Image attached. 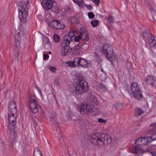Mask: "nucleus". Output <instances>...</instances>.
Masks as SVG:
<instances>
[{
	"mask_svg": "<svg viewBox=\"0 0 156 156\" xmlns=\"http://www.w3.org/2000/svg\"><path fill=\"white\" fill-rule=\"evenodd\" d=\"M8 114L9 124L7 129L10 132L13 130L16 124L18 110L16 103L14 101L10 102L8 108Z\"/></svg>",
	"mask_w": 156,
	"mask_h": 156,
	"instance_id": "nucleus-1",
	"label": "nucleus"
},
{
	"mask_svg": "<svg viewBox=\"0 0 156 156\" xmlns=\"http://www.w3.org/2000/svg\"><path fill=\"white\" fill-rule=\"evenodd\" d=\"M91 142L94 144L99 146L108 145L112 142L111 137L109 135L99 133L92 134Z\"/></svg>",
	"mask_w": 156,
	"mask_h": 156,
	"instance_id": "nucleus-2",
	"label": "nucleus"
},
{
	"mask_svg": "<svg viewBox=\"0 0 156 156\" xmlns=\"http://www.w3.org/2000/svg\"><path fill=\"white\" fill-rule=\"evenodd\" d=\"M88 88L87 83L83 80L80 81L76 86L75 89L72 90L69 89V91L71 94H80L87 91Z\"/></svg>",
	"mask_w": 156,
	"mask_h": 156,
	"instance_id": "nucleus-3",
	"label": "nucleus"
},
{
	"mask_svg": "<svg viewBox=\"0 0 156 156\" xmlns=\"http://www.w3.org/2000/svg\"><path fill=\"white\" fill-rule=\"evenodd\" d=\"M101 51L105 55L107 58L110 62L116 60V55L112 46L110 44H107L104 45Z\"/></svg>",
	"mask_w": 156,
	"mask_h": 156,
	"instance_id": "nucleus-4",
	"label": "nucleus"
},
{
	"mask_svg": "<svg viewBox=\"0 0 156 156\" xmlns=\"http://www.w3.org/2000/svg\"><path fill=\"white\" fill-rule=\"evenodd\" d=\"M25 2L21 3L18 6L19 17L21 22H25L27 21L28 16V9Z\"/></svg>",
	"mask_w": 156,
	"mask_h": 156,
	"instance_id": "nucleus-5",
	"label": "nucleus"
},
{
	"mask_svg": "<svg viewBox=\"0 0 156 156\" xmlns=\"http://www.w3.org/2000/svg\"><path fill=\"white\" fill-rule=\"evenodd\" d=\"M130 90L132 94L137 100H140L143 97V95L138 85L136 83L133 82L130 87Z\"/></svg>",
	"mask_w": 156,
	"mask_h": 156,
	"instance_id": "nucleus-6",
	"label": "nucleus"
},
{
	"mask_svg": "<svg viewBox=\"0 0 156 156\" xmlns=\"http://www.w3.org/2000/svg\"><path fill=\"white\" fill-rule=\"evenodd\" d=\"M49 26L55 29L60 30L65 28L64 24L58 20H54L49 24Z\"/></svg>",
	"mask_w": 156,
	"mask_h": 156,
	"instance_id": "nucleus-7",
	"label": "nucleus"
},
{
	"mask_svg": "<svg viewBox=\"0 0 156 156\" xmlns=\"http://www.w3.org/2000/svg\"><path fill=\"white\" fill-rule=\"evenodd\" d=\"M78 110L81 114L88 113L92 111V108L89 105H83L78 108Z\"/></svg>",
	"mask_w": 156,
	"mask_h": 156,
	"instance_id": "nucleus-8",
	"label": "nucleus"
},
{
	"mask_svg": "<svg viewBox=\"0 0 156 156\" xmlns=\"http://www.w3.org/2000/svg\"><path fill=\"white\" fill-rule=\"evenodd\" d=\"M79 33L81 39L85 41L89 40L88 33L84 28H81L79 30Z\"/></svg>",
	"mask_w": 156,
	"mask_h": 156,
	"instance_id": "nucleus-9",
	"label": "nucleus"
},
{
	"mask_svg": "<svg viewBox=\"0 0 156 156\" xmlns=\"http://www.w3.org/2000/svg\"><path fill=\"white\" fill-rule=\"evenodd\" d=\"M41 4L45 9H49L52 7L53 2L51 0H43Z\"/></svg>",
	"mask_w": 156,
	"mask_h": 156,
	"instance_id": "nucleus-10",
	"label": "nucleus"
},
{
	"mask_svg": "<svg viewBox=\"0 0 156 156\" xmlns=\"http://www.w3.org/2000/svg\"><path fill=\"white\" fill-rule=\"evenodd\" d=\"M30 107L32 112L34 113L37 112L41 109V107L38 102L30 104Z\"/></svg>",
	"mask_w": 156,
	"mask_h": 156,
	"instance_id": "nucleus-11",
	"label": "nucleus"
},
{
	"mask_svg": "<svg viewBox=\"0 0 156 156\" xmlns=\"http://www.w3.org/2000/svg\"><path fill=\"white\" fill-rule=\"evenodd\" d=\"M76 34V32L74 31H70L68 35H66L64 38V40L67 42L68 44H70L72 40V38Z\"/></svg>",
	"mask_w": 156,
	"mask_h": 156,
	"instance_id": "nucleus-12",
	"label": "nucleus"
},
{
	"mask_svg": "<svg viewBox=\"0 0 156 156\" xmlns=\"http://www.w3.org/2000/svg\"><path fill=\"white\" fill-rule=\"evenodd\" d=\"M146 42L149 43L151 47H154V48H156V40L152 35H150V37Z\"/></svg>",
	"mask_w": 156,
	"mask_h": 156,
	"instance_id": "nucleus-13",
	"label": "nucleus"
},
{
	"mask_svg": "<svg viewBox=\"0 0 156 156\" xmlns=\"http://www.w3.org/2000/svg\"><path fill=\"white\" fill-rule=\"evenodd\" d=\"M146 83L148 84L154 86L155 84V80L151 75L147 76L146 78Z\"/></svg>",
	"mask_w": 156,
	"mask_h": 156,
	"instance_id": "nucleus-14",
	"label": "nucleus"
},
{
	"mask_svg": "<svg viewBox=\"0 0 156 156\" xmlns=\"http://www.w3.org/2000/svg\"><path fill=\"white\" fill-rule=\"evenodd\" d=\"M72 51L71 48L69 46H66L62 48V54L63 56L67 55Z\"/></svg>",
	"mask_w": 156,
	"mask_h": 156,
	"instance_id": "nucleus-15",
	"label": "nucleus"
},
{
	"mask_svg": "<svg viewBox=\"0 0 156 156\" xmlns=\"http://www.w3.org/2000/svg\"><path fill=\"white\" fill-rule=\"evenodd\" d=\"M132 151L133 153L139 155L142 153L143 151L140 147L138 146H135L133 147Z\"/></svg>",
	"mask_w": 156,
	"mask_h": 156,
	"instance_id": "nucleus-16",
	"label": "nucleus"
},
{
	"mask_svg": "<svg viewBox=\"0 0 156 156\" xmlns=\"http://www.w3.org/2000/svg\"><path fill=\"white\" fill-rule=\"evenodd\" d=\"M43 43L45 48L48 49L51 48V44L48 38H44L43 40Z\"/></svg>",
	"mask_w": 156,
	"mask_h": 156,
	"instance_id": "nucleus-17",
	"label": "nucleus"
},
{
	"mask_svg": "<svg viewBox=\"0 0 156 156\" xmlns=\"http://www.w3.org/2000/svg\"><path fill=\"white\" fill-rule=\"evenodd\" d=\"M144 137H140L138 138L135 141V144L137 145H145Z\"/></svg>",
	"mask_w": 156,
	"mask_h": 156,
	"instance_id": "nucleus-18",
	"label": "nucleus"
},
{
	"mask_svg": "<svg viewBox=\"0 0 156 156\" xmlns=\"http://www.w3.org/2000/svg\"><path fill=\"white\" fill-rule=\"evenodd\" d=\"M135 112L134 115L136 116H139L144 113V112L139 107H136L135 109Z\"/></svg>",
	"mask_w": 156,
	"mask_h": 156,
	"instance_id": "nucleus-19",
	"label": "nucleus"
},
{
	"mask_svg": "<svg viewBox=\"0 0 156 156\" xmlns=\"http://www.w3.org/2000/svg\"><path fill=\"white\" fill-rule=\"evenodd\" d=\"M144 139H145V145H147L151 142L155 140L152 138V134L151 135V136L150 137L145 136L144 137Z\"/></svg>",
	"mask_w": 156,
	"mask_h": 156,
	"instance_id": "nucleus-20",
	"label": "nucleus"
},
{
	"mask_svg": "<svg viewBox=\"0 0 156 156\" xmlns=\"http://www.w3.org/2000/svg\"><path fill=\"white\" fill-rule=\"evenodd\" d=\"M34 156H42V154L41 151L38 147H37L35 149L34 152Z\"/></svg>",
	"mask_w": 156,
	"mask_h": 156,
	"instance_id": "nucleus-21",
	"label": "nucleus"
},
{
	"mask_svg": "<svg viewBox=\"0 0 156 156\" xmlns=\"http://www.w3.org/2000/svg\"><path fill=\"white\" fill-rule=\"evenodd\" d=\"M20 34L19 32H18L17 33H16V34L15 35V41L17 43H18V44H19L20 41L21 40V37L20 36Z\"/></svg>",
	"mask_w": 156,
	"mask_h": 156,
	"instance_id": "nucleus-22",
	"label": "nucleus"
},
{
	"mask_svg": "<svg viewBox=\"0 0 156 156\" xmlns=\"http://www.w3.org/2000/svg\"><path fill=\"white\" fill-rule=\"evenodd\" d=\"M80 63L79 66H86L87 64V61L85 59L81 58L80 60Z\"/></svg>",
	"mask_w": 156,
	"mask_h": 156,
	"instance_id": "nucleus-23",
	"label": "nucleus"
},
{
	"mask_svg": "<svg viewBox=\"0 0 156 156\" xmlns=\"http://www.w3.org/2000/svg\"><path fill=\"white\" fill-rule=\"evenodd\" d=\"M142 35L143 38L146 41L148 40V39L150 37V35H151L150 34L146 32H143Z\"/></svg>",
	"mask_w": 156,
	"mask_h": 156,
	"instance_id": "nucleus-24",
	"label": "nucleus"
},
{
	"mask_svg": "<svg viewBox=\"0 0 156 156\" xmlns=\"http://www.w3.org/2000/svg\"><path fill=\"white\" fill-rule=\"evenodd\" d=\"M80 59L81 58H74V61H73L74 66H79Z\"/></svg>",
	"mask_w": 156,
	"mask_h": 156,
	"instance_id": "nucleus-25",
	"label": "nucleus"
},
{
	"mask_svg": "<svg viewBox=\"0 0 156 156\" xmlns=\"http://www.w3.org/2000/svg\"><path fill=\"white\" fill-rule=\"evenodd\" d=\"M74 2L77 4L79 6L83 5V0H73Z\"/></svg>",
	"mask_w": 156,
	"mask_h": 156,
	"instance_id": "nucleus-26",
	"label": "nucleus"
},
{
	"mask_svg": "<svg viewBox=\"0 0 156 156\" xmlns=\"http://www.w3.org/2000/svg\"><path fill=\"white\" fill-rule=\"evenodd\" d=\"M38 102L37 101L36 98L34 95H31L30 96V103H36Z\"/></svg>",
	"mask_w": 156,
	"mask_h": 156,
	"instance_id": "nucleus-27",
	"label": "nucleus"
},
{
	"mask_svg": "<svg viewBox=\"0 0 156 156\" xmlns=\"http://www.w3.org/2000/svg\"><path fill=\"white\" fill-rule=\"evenodd\" d=\"M91 24L94 27L98 26L99 24V21L97 20H94L91 22Z\"/></svg>",
	"mask_w": 156,
	"mask_h": 156,
	"instance_id": "nucleus-28",
	"label": "nucleus"
},
{
	"mask_svg": "<svg viewBox=\"0 0 156 156\" xmlns=\"http://www.w3.org/2000/svg\"><path fill=\"white\" fill-rule=\"evenodd\" d=\"M115 20L113 17L111 16H109L108 19L107 21V23L110 24L111 23H113L114 22Z\"/></svg>",
	"mask_w": 156,
	"mask_h": 156,
	"instance_id": "nucleus-29",
	"label": "nucleus"
},
{
	"mask_svg": "<svg viewBox=\"0 0 156 156\" xmlns=\"http://www.w3.org/2000/svg\"><path fill=\"white\" fill-rule=\"evenodd\" d=\"M56 119L57 118H56L55 116L54 115H52L51 116L50 121L51 122L55 123V122H56Z\"/></svg>",
	"mask_w": 156,
	"mask_h": 156,
	"instance_id": "nucleus-30",
	"label": "nucleus"
},
{
	"mask_svg": "<svg viewBox=\"0 0 156 156\" xmlns=\"http://www.w3.org/2000/svg\"><path fill=\"white\" fill-rule=\"evenodd\" d=\"M146 6L150 8H151L152 7V4L151 2L149 0H144Z\"/></svg>",
	"mask_w": 156,
	"mask_h": 156,
	"instance_id": "nucleus-31",
	"label": "nucleus"
},
{
	"mask_svg": "<svg viewBox=\"0 0 156 156\" xmlns=\"http://www.w3.org/2000/svg\"><path fill=\"white\" fill-rule=\"evenodd\" d=\"M69 44H68L67 42H66V41L63 40L61 44V46L62 47V48H64V47H65L69 46L68 45Z\"/></svg>",
	"mask_w": 156,
	"mask_h": 156,
	"instance_id": "nucleus-32",
	"label": "nucleus"
},
{
	"mask_svg": "<svg viewBox=\"0 0 156 156\" xmlns=\"http://www.w3.org/2000/svg\"><path fill=\"white\" fill-rule=\"evenodd\" d=\"M52 10L55 13H58L59 12V9L58 7L57 6H54L52 8Z\"/></svg>",
	"mask_w": 156,
	"mask_h": 156,
	"instance_id": "nucleus-33",
	"label": "nucleus"
},
{
	"mask_svg": "<svg viewBox=\"0 0 156 156\" xmlns=\"http://www.w3.org/2000/svg\"><path fill=\"white\" fill-rule=\"evenodd\" d=\"M53 38L55 41L56 42H57L59 40V36L57 34H55L53 36Z\"/></svg>",
	"mask_w": 156,
	"mask_h": 156,
	"instance_id": "nucleus-34",
	"label": "nucleus"
},
{
	"mask_svg": "<svg viewBox=\"0 0 156 156\" xmlns=\"http://www.w3.org/2000/svg\"><path fill=\"white\" fill-rule=\"evenodd\" d=\"M96 5L98 6L100 2V0H91Z\"/></svg>",
	"mask_w": 156,
	"mask_h": 156,
	"instance_id": "nucleus-35",
	"label": "nucleus"
},
{
	"mask_svg": "<svg viewBox=\"0 0 156 156\" xmlns=\"http://www.w3.org/2000/svg\"><path fill=\"white\" fill-rule=\"evenodd\" d=\"M81 37L80 34L75 37L74 40L76 42H78L79 40L81 39Z\"/></svg>",
	"mask_w": 156,
	"mask_h": 156,
	"instance_id": "nucleus-36",
	"label": "nucleus"
},
{
	"mask_svg": "<svg viewBox=\"0 0 156 156\" xmlns=\"http://www.w3.org/2000/svg\"><path fill=\"white\" fill-rule=\"evenodd\" d=\"M88 16L90 19H92L94 17V14L92 12H90L88 13Z\"/></svg>",
	"mask_w": 156,
	"mask_h": 156,
	"instance_id": "nucleus-37",
	"label": "nucleus"
},
{
	"mask_svg": "<svg viewBox=\"0 0 156 156\" xmlns=\"http://www.w3.org/2000/svg\"><path fill=\"white\" fill-rule=\"evenodd\" d=\"M98 121L99 123H105L107 121L102 118H99L98 119Z\"/></svg>",
	"mask_w": 156,
	"mask_h": 156,
	"instance_id": "nucleus-38",
	"label": "nucleus"
},
{
	"mask_svg": "<svg viewBox=\"0 0 156 156\" xmlns=\"http://www.w3.org/2000/svg\"><path fill=\"white\" fill-rule=\"evenodd\" d=\"M66 64H67L68 65L69 67H71L73 66H74V63H73V61L67 62H66Z\"/></svg>",
	"mask_w": 156,
	"mask_h": 156,
	"instance_id": "nucleus-39",
	"label": "nucleus"
},
{
	"mask_svg": "<svg viewBox=\"0 0 156 156\" xmlns=\"http://www.w3.org/2000/svg\"><path fill=\"white\" fill-rule=\"evenodd\" d=\"M51 71L52 72H55L56 70V69L54 67H51L49 68Z\"/></svg>",
	"mask_w": 156,
	"mask_h": 156,
	"instance_id": "nucleus-40",
	"label": "nucleus"
},
{
	"mask_svg": "<svg viewBox=\"0 0 156 156\" xmlns=\"http://www.w3.org/2000/svg\"><path fill=\"white\" fill-rule=\"evenodd\" d=\"M71 22L72 23H77V22H75V21H77V19L76 17H73L71 19Z\"/></svg>",
	"mask_w": 156,
	"mask_h": 156,
	"instance_id": "nucleus-41",
	"label": "nucleus"
},
{
	"mask_svg": "<svg viewBox=\"0 0 156 156\" xmlns=\"http://www.w3.org/2000/svg\"><path fill=\"white\" fill-rule=\"evenodd\" d=\"M49 56L47 54H44L43 55V59L44 60H47L48 59Z\"/></svg>",
	"mask_w": 156,
	"mask_h": 156,
	"instance_id": "nucleus-42",
	"label": "nucleus"
},
{
	"mask_svg": "<svg viewBox=\"0 0 156 156\" xmlns=\"http://www.w3.org/2000/svg\"><path fill=\"white\" fill-rule=\"evenodd\" d=\"M86 8L89 9V10H91L92 8V7L91 5H87L86 6Z\"/></svg>",
	"mask_w": 156,
	"mask_h": 156,
	"instance_id": "nucleus-43",
	"label": "nucleus"
},
{
	"mask_svg": "<svg viewBox=\"0 0 156 156\" xmlns=\"http://www.w3.org/2000/svg\"><path fill=\"white\" fill-rule=\"evenodd\" d=\"M11 134H12L14 136V137L13 138H15V137L17 136V132L16 131H13L12 132V133H11Z\"/></svg>",
	"mask_w": 156,
	"mask_h": 156,
	"instance_id": "nucleus-44",
	"label": "nucleus"
},
{
	"mask_svg": "<svg viewBox=\"0 0 156 156\" xmlns=\"http://www.w3.org/2000/svg\"><path fill=\"white\" fill-rule=\"evenodd\" d=\"M152 138L154 140H156V131L152 134Z\"/></svg>",
	"mask_w": 156,
	"mask_h": 156,
	"instance_id": "nucleus-45",
	"label": "nucleus"
},
{
	"mask_svg": "<svg viewBox=\"0 0 156 156\" xmlns=\"http://www.w3.org/2000/svg\"><path fill=\"white\" fill-rule=\"evenodd\" d=\"M54 83L56 85H58V78H56L55 79L54 81Z\"/></svg>",
	"mask_w": 156,
	"mask_h": 156,
	"instance_id": "nucleus-46",
	"label": "nucleus"
},
{
	"mask_svg": "<svg viewBox=\"0 0 156 156\" xmlns=\"http://www.w3.org/2000/svg\"><path fill=\"white\" fill-rule=\"evenodd\" d=\"M80 48V47L79 45L76 46L74 47L75 50H77L79 49Z\"/></svg>",
	"mask_w": 156,
	"mask_h": 156,
	"instance_id": "nucleus-47",
	"label": "nucleus"
},
{
	"mask_svg": "<svg viewBox=\"0 0 156 156\" xmlns=\"http://www.w3.org/2000/svg\"><path fill=\"white\" fill-rule=\"evenodd\" d=\"M151 126H154L155 128H156V122L152 123L151 124Z\"/></svg>",
	"mask_w": 156,
	"mask_h": 156,
	"instance_id": "nucleus-48",
	"label": "nucleus"
},
{
	"mask_svg": "<svg viewBox=\"0 0 156 156\" xmlns=\"http://www.w3.org/2000/svg\"><path fill=\"white\" fill-rule=\"evenodd\" d=\"M154 66L156 67V62H154Z\"/></svg>",
	"mask_w": 156,
	"mask_h": 156,
	"instance_id": "nucleus-49",
	"label": "nucleus"
},
{
	"mask_svg": "<svg viewBox=\"0 0 156 156\" xmlns=\"http://www.w3.org/2000/svg\"><path fill=\"white\" fill-rule=\"evenodd\" d=\"M48 53L50 54L51 53V52L50 51H49L48 52Z\"/></svg>",
	"mask_w": 156,
	"mask_h": 156,
	"instance_id": "nucleus-50",
	"label": "nucleus"
},
{
	"mask_svg": "<svg viewBox=\"0 0 156 156\" xmlns=\"http://www.w3.org/2000/svg\"><path fill=\"white\" fill-rule=\"evenodd\" d=\"M28 1H27V3H28Z\"/></svg>",
	"mask_w": 156,
	"mask_h": 156,
	"instance_id": "nucleus-51",
	"label": "nucleus"
}]
</instances>
